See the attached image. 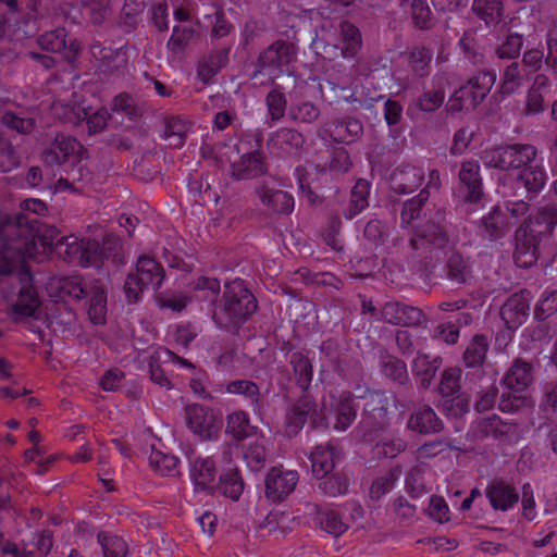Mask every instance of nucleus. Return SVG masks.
<instances>
[{
	"label": "nucleus",
	"mask_w": 557,
	"mask_h": 557,
	"mask_svg": "<svg viewBox=\"0 0 557 557\" xmlns=\"http://www.w3.org/2000/svg\"><path fill=\"white\" fill-rule=\"evenodd\" d=\"M320 114L319 107L311 101L292 103L288 108V117L297 124H312Z\"/></svg>",
	"instance_id": "47"
},
{
	"label": "nucleus",
	"mask_w": 557,
	"mask_h": 557,
	"mask_svg": "<svg viewBox=\"0 0 557 557\" xmlns=\"http://www.w3.org/2000/svg\"><path fill=\"white\" fill-rule=\"evenodd\" d=\"M423 180L424 172L422 169L410 164H401L391 173L389 188L398 195L410 194L421 186Z\"/></svg>",
	"instance_id": "18"
},
{
	"label": "nucleus",
	"mask_w": 557,
	"mask_h": 557,
	"mask_svg": "<svg viewBox=\"0 0 557 557\" xmlns=\"http://www.w3.org/2000/svg\"><path fill=\"white\" fill-rule=\"evenodd\" d=\"M215 463L213 459L207 458H197L191 468V478L195 482L197 488L200 490H214V479H215Z\"/></svg>",
	"instance_id": "38"
},
{
	"label": "nucleus",
	"mask_w": 557,
	"mask_h": 557,
	"mask_svg": "<svg viewBox=\"0 0 557 557\" xmlns=\"http://www.w3.org/2000/svg\"><path fill=\"white\" fill-rule=\"evenodd\" d=\"M257 309L255 295L242 278H235L224 283L223 295L212 312V319L219 329L237 334Z\"/></svg>",
	"instance_id": "4"
},
{
	"label": "nucleus",
	"mask_w": 557,
	"mask_h": 557,
	"mask_svg": "<svg viewBox=\"0 0 557 557\" xmlns=\"http://www.w3.org/2000/svg\"><path fill=\"white\" fill-rule=\"evenodd\" d=\"M267 32V24L263 21L260 20H248L243 27V30L240 33V45L245 48H252L255 47L261 38L264 36Z\"/></svg>",
	"instance_id": "51"
},
{
	"label": "nucleus",
	"mask_w": 557,
	"mask_h": 557,
	"mask_svg": "<svg viewBox=\"0 0 557 557\" xmlns=\"http://www.w3.org/2000/svg\"><path fill=\"white\" fill-rule=\"evenodd\" d=\"M330 410L335 417L334 429L336 431H346L356 420L358 406L349 394H343L337 398H333Z\"/></svg>",
	"instance_id": "29"
},
{
	"label": "nucleus",
	"mask_w": 557,
	"mask_h": 557,
	"mask_svg": "<svg viewBox=\"0 0 557 557\" xmlns=\"http://www.w3.org/2000/svg\"><path fill=\"white\" fill-rule=\"evenodd\" d=\"M135 275L146 286L152 285L157 290L162 285L165 272L161 263L148 256H140L136 263Z\"/></svg>",
	"instance_id": "30"
},
{
	"label": "nucleus",
	"mask_w": 557,
	"mask_h": 557,
	"mask_svg": "<svg viewBox=\"0 0 557 557\" xmlns=\"http://www.w3.org/2000/svg\"><path fill=\"white\" fill-rule=\"evenodd\" d=\"M429 198L430 191L423 188L417 196L406 200L400 211L401 223L410 224L412 221L420 219L422 214L425 216L426 214L423 211L428 206Z\"/></svg>",
	"instance_id": "42"
},
{
	"label": "nucleus",
	"mask_w": 557,
	"mask_h": 557,
	"mask_svg": "<svg viewBox=\"0 0 557 557\" xmlns=\"http://www.w3.org/2000/svg\"><path fill=\"white\" fill-rule=\"evenodd\" d=\"M480 164L475 160H466L461 162L458 172L459 184L463 190L465 201L476 203L483 196V184L480 175Z\"/></svg>",
	"instance_id": "16"
},
{
	"label": "nucleus",
	"mask_w": 557,
	"mask_h": 557,
	"mask_svg": "<svg viewBox=\"0 0 557 557\" xmlns=\"http://www.w3.org/2000/svg\"><path fill=\"white\" fill-rule=\"evenodd\" d=\"M226 391L230 394L243 395L249 399L253 413L261 414L264 410V399L257 383L250 380H234L227 383Z\"/></svg>",
	"instance_id": "33"
},
{
	"label": "nucleus",
	"mask_w": 557,
	"mask_h": 557,
	"mask_svg": "<svg viewBox=\"0 0 557 557\" xmlns=\"http://www.w3.org/2000/svg\"><path fill=\"white\" fill-rule=\"evenodd\" d=\"M472 10L487 26L497 24L503 15L500 0H473Z\"/></svg>",
	"instance_id": "46"
},
{
	"label": "nucleus",
	"mask_w": 557,
	"mask_h": 557,
	"mask_svg": "<svg viewBox=\"0 0 557 557\" xmlns=\"http://www.w3.org/2000/svg\"><path fill=\"white\" fill-rule=\"evenodd\" d=\"M407 429L421 435H431L440 433L444 423L430 406L424 405L410 413Z\"/></svg>",
	"instance_id": "25"
},
{
	"label": "nucleus",
	"mask_w": 557,
	"mask_h": 557,
	"mask_svg": "<svg viewBox=\"0 0 557 557\" xmlns=\"http://www.w3.org/2000/svg\"><path fill=\"white\" fill-rule=\"evenodd\" d=\"M317 134L324 141L349 145L361 138L363 124L356 117L345 116L324 123Z\"/></svg>",
	"instance_id": "11"
},
{
	"label": "nucleus",
	"mask_w": 557,
	"mask_h": 557,
	"mask_svg": "<svg viewBox=\"0 0 557 557\" xmlns=\"http://www.w3.org/2000/svg\"><path fill=\"white\" fill-rule=\"evenodd\" d=\"M297 47L295 44L277 39L260 52L256 62L255 70L250 75L252 81H258L260 76L271 75L272 72L281 70L296 60ZM269 82H273V77L269 76Z\"/></svg>",
	"instance_id": "8"
},
{
	"label": "nucleus",
	"mask_w": 557,
	"mask_h": 557,
	"mask_svg": "<svg viewBox=\"0 0 557 557\" xmlns=\"http://www.w3.org/2000/svg\"><path fill=\"white\" fill-rule=\"evenodd\" d=\"M261 203L276 214L288 215L293 212L294 197L281 189H272L265 185H258L255 188Z\"/></svg>",
	"instance_id": "26"
},
{
	"label": "nucleus",
	"mask_w": 557,
	"mask_h": 557,
	"mask_svg": "<svg viewBox=\"0 0 557 557\" xmlns=\"http://www.w3.org/2000/svg\"><path fill=\"white\" fill-rule=\"evenodd\" d=\"M226 433L236 441H244L257 433L245 411H234L226 417Z\"/></svg>",
	"instance_id": "39"
},
{
	"label": "nucleus",
	"mask_w": 557,
	"mask_h": 557,
	"mask_svg": "<svg viewBox=\"0 0 557 557\" xmlns=\"http://www.w3.org/2000/svg\"><path fill=\"white\" fill-rule=\"evenodd\" d=\"M264 156L260 151L245 153L230 166V175L234 181H248L265 174Z\"/></svg>",
	"instance_id": "21"
},
{
	"label": "nucleus",
	"mask_w": 557,
	"mask_h": 557,
	"mask_svg": "<svg viewBox=\"0 0 557 557\" xmlns=\"http://www.w3.org/2000/svg\"><path fill=\"white\" fill-rule=\"evenodd\" d=\"M214 490L233 500H237L244 491V482L239 471L230 469L222 473L219 483L214 485Z\"/></svg>",
	"instance_id": "43"
},
{
	"label": "nucleus",
	"mask_w": 557,
	"mask_h": 557,
	"mask_svg": "<svg viewBox=\"0 0 557 557\" xmlns=\"http://www.w3.org/2000/svg\"><path fill=\"white\" fill-rule=\"evenodd\" d=\"M67 32L64 27H58L46 32L37 38L38 46L51 53H64L65 59L74 58L79 51V45L73 40L66 41Z\"/></svg>",
	"instance_id": "22"
},
{
	"label": "nucleus",
	"mask_w": 557,
	"mask_h": 557,
	"mask_svg": "<svg viewBox=\"0 0 557 557\" xmlns=\"http://www.w3.org/2000/svg\"><path fill=\"white\" fill-rule=\"evenodd\" d=\"M557 312V290H545L535 305L534 319H548Z\"/></svg>",
	"instance_id": "64"
},
{
	"label": "nucleus",
	"mask_w": 557,
	"mask_h": 557,
	"mask_svg": "<svg viewBox=\"0 0 557 557\" xmlns=\"http://www.w3.org/2000/svg\"><path fill=\"white\" fill-rule=\"evenodd\" d=\"M411 20L420 30H428L433 27V14L426 0H413L411 3Z\"/></svg>",
	"instance_id": "55"
},
{
	"label": "nucleus",
	"mask_w": 557,
	"mask_h": 557,
	"mask_svg": "<svg viewBox=\"0 0 557 557\" xmlns=\"http://www.w3.org/2000/svg\"><path fill=\"white\" fill-rule=\"evenodd\" d=\"M305 136L292 127H280L268 139L272 152L281 156L299 157L304 151Z\"/></svg>",
	"instance_id": "15"
},
{
	"label": "nucleus",
	"mask_w": 557,
	"mask_h": 557,
	"mask_svg": "<svg viewBox=\"0 0 557 557\" xmlns=\"http://www.w3.org/2000/svg\"><path fill=\"white\" fill-rule=\"evenodd\" d=\"M557 223V209L545 206L529 218L515 232V263L519 268L533 267L541 255V246Z\"/></svg>",
	"instance_id": "3"
},
{
	"label": "nucleus",
	"mask_w": 557,
	"mask_h": 557,
	"mask_svg": "<svg viewBox=\"0 0 557 557\" xmlns=\"http://www.w3.org/2000/svg\"><path fill=\"white\" fill-rule=\"evenodd\" d=\"M380 368L382 374L396 384L406 385L409 382L405 361L385 350L380 355Z\"/></svg>",
	"instance_id": "36"
},
{
	"label": "nucleus",
	"mask_w": 557,
	"mask_h": 557,
	"mask_svg": "<svg viewBox=\"0 0 557 557\" xmlns=\"http://www.w3.org/2000/svg\"><path fill=\"white\" fill-rule=\"evenodd\" d=\"M288 362L293 369L296 385L302 392H307L313 377V367L310 359L301 351H294L289 355Z\"/></svg>",
	"instance_id": "35"
},
{
	"label": "nucleus",
	"mask_w": 557,
	"mask_h": 557,
	"mask_svg": "<svg viewBox=\"0 0 557 557\" xmlns=\"http://www.w3.org/2000/svg\"><path fill=\"white\" fill-rule=\"evenodd\" d=\"M315 479L318 481L317 490L324 496L337 497L348 493L349 481L343 471L334 470Z\"/></svg>",
	"instance_id": "34"
},
{
	"label": "nucleus",
	"mask_w": 557,
	"mask_h": 557,
	"mask_svg": "<svg viewBox=\"0 0 557 557\" xmlns=\"http://www.w3.org/2000/svg\"><path fill=\"white\" fill-rule=\"evenodd\" d=\"M190 298L172 290H165L157 295L156 302L161 309H171L174 312L183 311Z\"/></svg>",
	"instance_id": "60"
},
{
	"label": "nucleus",
	"mask_w": 557,
	"mask_h": 557,
	"mask_svg": "<svg viewBox=\"0 0 557 557\" xmlns=\"http://www.w3.org/2000/svg\"><path fill=\"white\" fill-rule=\"evenodd\" d=\"M186 136V124L176 116L164 119V128L162 137L168 140L170 147L177 148L184 144Z\"/></svg>",
	"instance_id": "48"
},
{
	"label": "nucleus",
	"mask_w": 557,
	"mask_h": 557,
	"mask_svg": "<svg viewBox=\"0 0 557 557\" xmlns=\"http://www.w3.org/2000/svg\"><path fill=\"white\" fill-rule=\"evenodd\" d=\"M523 47V36L518 33H508L497 46L495 52L499 59H516Z\"/></svg>",
	"instance_id": "52"
},
{
	"label": "nucleus",
	"mask_w": 557,
	"mask_h": 557,
	"mask_svg": "<svg viewBox=\"0 0 557 557\" xmlns=\"http://www.w3.org/2000/svg\"><path fill=\"white\" fill-rule=\"evenodd\" d=\"M0 215H7L9 218H18L20 220H24L27 222V225L32 227V237L29 243V250H27L26 256L32 253L33 248L35 247L36 239L42 245L44 248L48 249H60L63 248V236H60L59 231L54 226H38V220L36 218L30 219L25 213H16V214H8L0 213Z\"/></svg>",
	"instance_id": "17"
},
{
	"label": "nucleus",
	"mask_w": 557,
	"mask_h": 557,
	"mask_svg": "<svg viewBox=\"0 0 557 557\" xmlns=\"http://www.w3.org/2000/svg\"><path fill=\"white\" fill-rule=\"evenodd\" d=\"M370 184L366 180H358L350 191V197L344 215L351 220L369 206Z\"/></svg>",
	"instance_id": "40"
},
{
	"label": "nucleus",
	"mask_w": 557,
	"mask_h": 557,
	"mask_svg": "<svg viewBox=\"0 0 557 557\" xmlns=\"http://www.w3.org/2000/svg\"><path fill=\"white\" fill-rule=\"evenodd\" d=\"M511 224L506 213L499 207H494L488 214L481 219L479 230L484 239L493 242L503 238Z\"/></svg>",
	"instance_id": "27"
},
{
	"label": "nucleus",
	"mask_w": 557,
	"mask_h": 557,
	"mask_svg": "<svg viewBox=\"0 0 557 557\" xmlns=\"http://www.w3.org/2000/svg\"><path fill=\"white\" fill-rule=\"evenodd\" d=\"M537 150L530 144L499 146L486 152L485 164L502 171L520 170L517 176L504 183L505 197L522 196V191L536 195L545 185L546 173L536 162Z\"/></svg>",
	"instance_id": "2"
},
{
	"label": "nucleus",
	"mask_w": 557,
	"mask_h": 557,
	"mask_svg": "<svg viewBox=\"0 0 557 557\" xmlns=\"http://www.w3.org/2000/svg\"><path fill=\"white\" fill-rule=\"evenodd\" d=\"M432 52L424 47L413 48L408 57L409 66L414 75L425 77L430 74Z\"/></svg>",
	"instance_id": "50"
},
{
	"label": "nucleus",
	"mask_w": 557,
	"mask_h": 557,
	"mask_svg": "<svg viewBox=\"0 0 557 557\" xmlns=\"http://www.w3.org/2000/svg\"><path fill=\"white\" fill-rule=\"evenodd\" d=\"M319 523L322 530L337 537L347 529L348 524L343 520L342 516L336 511H326L319 515Z\"/></svg>",
	"instance_id": "59"
},
{
	"label": "nucleus",
	"mask_w": 557,
	"mask_h": 557,
	"mask_svg": "<svg viewBox=\"0 0 557 557\" xmlns=\"http://www.w3.org/2000/svg\"><path fill=\"white\" fill-rule=\"evenodd\" d=\"M380 320L392 325L421 326L425 323L426 317L418 307L387 301L380 310Z\"/></svg>",
	"instance_id": "12"
},
{
	"label": "nucleus",
	"mask_w": 557,
	"mask_h": 557,
	"mask_svg": "<svg viewBox=\"0 0 557 557\" xmlns=\"http://www.w3.org/2000/svg\"><path fill=\"white\" fill-rule=\"evenodd\" d=\"M286 432L288 435H296L310 420V429H327V417L324 408L318 409L317 403L309 396L304 395L297 399L286 412Z\"/></svg>",
	"instance_id": "9"
},
{
	"label": "nucleus",
	"mask_w": 557,
	"mask_h": 557,
	"mask_svg": "<svg viewBox=\"0 0 557 557\" xmlns=\"http://www.w3.org/2000/svg\"><path fill=\"white\" fill-rule=\"evenodd\" d=\"M32 232L26 221L0 215V292L18 317H34L41 305L25 265Z\"/></svg>",
	"instance_id": "1"
},
{
	"label": "nucleus",
	"mask_w": 557,
	"mask_h": 557,
	"mask_svg": "<svg viewBox=\"0 0 557 557\" xmlns=\"http://www.w3.org/2000/svg\"><path fill=\"white\" fill-rule=\"evenodd\" d=\"M268 113L272 122L280 121L284 117L287 109V99L284 92L278 88L270 90L265 97Z\"/></svg>",
	"instance_id": "56"
},
{
	"label": "nucleus",
	"mask_w": 557,
	"mask_h": 557,
	"mask_svg": "<svg viewBox=\"0 0 557 557\" xmlns=\"http://www.w3.org/2000/svg\"><path fill=\"white\" fill-rule=\"evenodd\" d=\"M461 370L458 368H449L443 371L438 385V393L442 397L448 398L459 394L460 391Z\"/></svg>",
	"instance_id": "57"
},
{
	"label": "nucleus",
	"mask_w": 557,
	"mask_h": 557,
	"mask_svg": "<svg viewBox=\"0 0 557 557\" xmlns=\"http://www.w3.org/2000/svg\"><path fill=\"white\" fill-rule=\"evenodd\" d=\"M512 425L504 422L498 416L492 414L491 417L484 418L480 422V430L486 436L492 435L495 438H502L509 434Z\"/></svg>",
	"instance_id": "61"
},
{
	"label": "nucleus",
	"mask_w": 557,
	"mask_h": 557,
	"mask_svg": "<svg viewBox=\"0 0 557 557\" xmlns=\"http://www.w3.org/2000/svg\"><path fill=\"white\" fill-rule=\"evenodd\" d=\"M83 149L82 144L74 137L60 134L44 149L41 160L48 166L69 164L72 166L73 181H76L75 172L78 173L77 180H82L83 168L79 163Z\"/></svg>",
	"instance_id": "7"
},
{
	"label": "nucleus",
	"mask_w": 557,
	"mask_h": 557,
	"mask_svg": "<svg viewBox=\"0 0 557 557\" xmlns=\"http://www.w3.org/2000/svg\"><path fill=\"white\" fill-rule=\"evenodd\" d=\"M407 448V442L399 436L384 438L375 444L376 455L380 458H395Z\"/></svg>",
	"instance_id": "62"
},
{
	"label": "nucleus",
	"mask_w": 557,
	"mask_h": 557,
	"mask_svg": "<svg viewBox=\"0 0 557 557\" xmlns=\"http://www.w3.org/2000/svg\"><path fill=\"white\" fill-rule=\"evenodd\" d=\"M98 542L102 547L104 557H125L127 554L125 541L117 535L100 532L98 533Z\"/></svg>",
	"instance_id": "54"
},
{
	"label": "nucleus",
	"mask_w": 557,
	"mask_h": 557,
	"mask_svg": "<svg viewBox=\"0 0 557 557\" xmlns=\"http://www.w3.org/2000/svg\"><path fill=\"white\" fill-rule=\"evenodd\" d=\"M363 400L357 430L364 442H373L389 425L388 399L383 393L373 392L366 395Z\"/></svg>",
	"instance_id": "6"
},
{
	"label": "nucleus",
	"mask_w": 557,
	"mask_h": 557,
	"mask_svg": "<svg viewBox=\"0 0 557 557\" xmlns=\"http://www.w3.org/2000/svg\"><path fill=\"white\" fill-rule=\"evenodd\" d=\"M534 381L533 363L522 358H516L505 373L502 382L510 391L520 393Z\"/></svg>",
	"instance_id": "23"
},
{
	"label": "nucleus",
	"mask_w": 557,
	"mask_h": 557,
	"mask_svg": "<svg viewBox=\"0 0 557 557\" xmlns=\"http://www.w3.org/2000/svg\"><path fill=\"white\" fill-rule=\"evenodd\" d=\"M445 221V211L438 209L434 215L428 220L419 230L416 231L414 236L410 239V246L414 250H419L426 245L437 249L448 247L450 237L447 228L443 223Z\"/></svg>",
	"instance_id": "10"
},
{
	"label": "nucleus",
	"mask_w": 557,
	"mask_h": 557,
	"mask_svg": "<svg viewBox=\"0 0 557 557\" xmlns=\"http://www.w3.org/2000/svg\"><path fill=\"white\" fill-rule=\"evenodd\" d=\"M185 418L188 428L202 438H211L218 430L214 413L203 406L197 404L187 406Z\"/></svg>",
	"instance_id": "19"
},
{
	"label": "nucleus",
	"mask_w": 557,
	"mask_h": 557,
	"mask_svg": "<svg viewBox=\"0 0 557 557\" xmlns=\"http://www.w3.org/2000/svg\"><path fill=\"white\" fill-rule=\"evenodd\" d=\"M230 47L221 48L205 55L198 63L197 75L203 83H209L228 62Z\"/></svg>",
	"instance_id": "31"
},
{
	"label": "nucleus",
	"mask_w": 557,
	"mask_h": 557,
	"mask_svg": "<svg viewBox=\"0 0 557 557\" xmlns=\"http://www.w3.org/2000/svg\"><path fill=\"white\" fill-rule=\"evenodd\" d=\"M445 97V90L441 85L425 89L413 100V107L421 112L431 113L443 106Z\"/></svg>",
	"instance_id": "45"
},
{
	"label": "nucleus",
	"mask_w": 557,
	"mask_h": 557,
	"mask_svg": "<svg viewBox=\"0 0 557 557\" xmlns=\"http://www.w3.org/2000/svg\"><path fill=\"white\" fill-rule=\"evenodd\" d=\"M151 468L163 475H175L177 473L178 459L170 454L152 449L149 456Z\"/></svg>",
	"instance_id": "53"
},
{
	"label": "nucleus",
	"mask_w": 557,
	"mask_h": 557,
	"mask_svg": "<svg viewBox=\"0 0 557 557\" xmlns=\"http://www.w3.org/2000/svg\"><path fill=\"white\" fill-rule=\"evenodd\" d=\"M343 451L332 443L318 445L310 454L311 468L313 475H326L336 470V463L342 460Z\"/></svg>",
	"instance_id": "24"
},
{
	"label": "nucleus",
	"mask_w": 557,
	"mask_h": 557,
	"mask_svg": "<svg viewBox=\"0 0 557 557\" xmlns=\"http://www.w3.org/2000/svg\"><path fill=\"white\" fill-rule=\"evenodd\" d=\"M189 290L197 300L216 306L221 293V283L216 277L200 275L189 284Z\"/></svg>",
	"instance_id": "32"
},
{
	"label": "nucleus",
	"mask_w": 557,
	"mask_h": 557,
	"mask_svg": "<svg viewBox=\"0 0 557 557\" xmlns=\"http://www.w3.org/2000/svg\"><path fill=\"white\" fill-rule=\"evenodd\" d=\"M487 497L494 510L507 511L519 502V493L516 487L502 479H493L485 488Z\"/></svg>",
	"instance_id": "20"
},
{
	"label": "nucleus",
	"mask_w": 557,
	"mask_h": 557,
	"mask_svg": "<svg viewBox=\"0 0 557 557\" xmlns=\"http://www.w3.org/2000/svg\"><path fill=\"white\" fill-rule=\"evenodd\" d=\"M298 479L297 471L272 468L264 481L267 498L274 503L282 502L295 490Z\"/></svg>",
	"instance_id": "13"
},
{
	"label": "nucleus",
	"mask_w": 557,
	"mask_h": 557,
	"mask_svg": "<svg viewBox=\"0 0 557 557\" xmlns=\"http://www.w3.org/2000/svg\"><path fill=\"white\" fill-rule=\"evenodd\" d=\"M61 289L75 300L87 299V314L95 325H102L107 319V290L99 281H83L79 276L62 280Z\"/></svg>",
	"instance_id": "5"
},
{
	"label": "nucleus",
	"mask_w": 557,
	"mask_h": 557,
	"mask_svg": "<svg viewBox=\"0 0 557 557\" xmlns=\"http://www.w3.org/2000/svg\"><path fill=\"white\" fill-rule=\"evenodd\" d=\"M445 277L455 285H466L473 278L472 267L469 259L459 251H451L444 265Z\"/></svg>",
	"instance_id": "28"
},
{
	"label": "nucleus",
	"mask_w": 557,
	"mask_h": 557,
	"mask_svg": "<svg viewBox=\"0 0 557 557\" xmlns=\"http://www.w3.org/2000/svg\"><path fill=\"white\" fill-rule=\"evenodd\" d=\"M195 36V28L189 25L174 26L172 36L168 41V48L174 53L183 51Z\"/></svg>",
	"instance_id": "58"
},
{
	"label": "nucleus",
	"mask_w": 557,
	"mask_h": 557,
	"mask_svg": "<svg viewBox=\"0 0 557 557\" xmlns=\"http://www.w3.org/2000/svg\"><path fill=\"white\" fill-rule=\"evenodd\" d=\"M100 69L103 72L114 73L126 65L125 53L111 48L100 50Z\"/></svg>",
	"instance_id": "63"
},
{
	"label": "nucleus",
	"mask_w": 557,
	"mask_h": 557,
	"mask_svg": "<svg viewBox=\"0 0 557 557\" xmlns=\"http://www.w3.org/2000/svg\"><path fill=\"white\" fill-rule=\"evenodd\" d=\"M531 293L527 289L512 294L502 306L500 317L508 330L515 331L530 314Z\"/></svg>",
	"instance_id": "14"
},
{
	"label": "nucleus",
	"mask_w": 557,
	"mask_h": 557,
	"mask_svg": "<svg viewBox=\"0 0 557 557\" xmlns=\"http://www.w3.org/2000/svg\"><path fill=\"white\" fill-rule=\"evenodd\" d=\"M490 348L488 339L483 334H475L467 345L462 361L467 368H480L484 364Z\"/></svg>",
	"instance_id": "37"
},
{
	"label": "nucleus",
	"mask_w": 557,
	"mask_h": 557,
	"mask_svg": "<svg viewBox=\"0 0 557 557\" xmlns=\"http://www.w3.org/2000/svg\"><path fill=\"white\" fill-rule=\"evenodd\" d=\"M339 28L343 37L342 53L345 58H354L362 45L361 33L348 21L341 22Z\"/></svg>",
	"instance_id": "44"
},
{
	"label": "nucleus",
	"mask_w": 557,
	"mask_h": 557,
	"mask_svg": "<svg viewBox=\"0 0 557 557\" xmlns=\"http://www.w3.org/2000/svg\"><path fill=\"white\" fill-rule=\"evenodd\" d=\"M441 362L442 360L440 357H435L431 360L429 355L421 352H419L414 358L412 361V372L417 376H421L420 385L422 388H428L430 386Z\"/></svg>",
	"instance_id": "41"
},
{
	"label": "nucleus",
	"mask_w": 557,
	"mask_h": 557,
	"mask_svg": "<svg viewBox=\"0 0 557 557\" xmlns=\"http://www.w3.org/2000/svg\"><path fill=\"white\" fill-rule=\"evenodd\" d=\"M389 236V230L385 222L379 219H371L363 228V238L371 246L377 248L383 246Z\"/></svg>",
	"instance_id": "49"
}]
</instances>
